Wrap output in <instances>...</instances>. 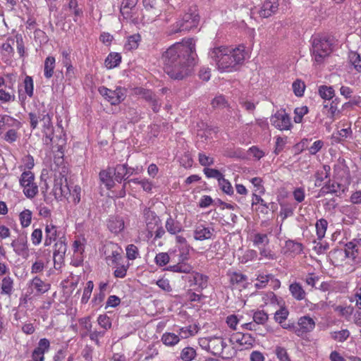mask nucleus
<instances>
[{"mask_svg": "<svg viewBox=\"0 0 361 361\" xmlns=\"http://www.w3.org/2000/svg\"><path fill=\"white\" fill-rule=\"evenodd\" d=\"M196 56L193 39L176 42L162 54L164 71L173 80H183L190 75Z\"/></svg>", "mask_w": 361, "mask_h": 361, "instance_id": "f257e3e1", "label": "nucleus"}, {"mask_svg": "<svg viewBox=\"0 0 361 361\" xmlns=\"http://www.w3.org/2000/svg\"><path fill=\"white\" fill-rule=\"evenodd\" d=\"M209 56L220 72H231L235 71L238 65L245 60V47L243 46H239L235 49L226 47H215L209 51Z\"/></svg>", "mask_w": 361, "mask_h": 361, "instance_id": "f03ea898", "label": "nucleus"}, {"mask_svg": "<svg viewBox=\"0 0 361 361\" xmlns=\"http://www.w3.org/2000/svg\"><path fill=\"white\" fill-rule=\"evenodd\" d=\"M311 50L314 59L322 63L333 51V39L327 36H317L312 39Z\"/></svg>", "mask_w": 361, "mask_h": 361, "instance_id": "7ed1b4c3", "label": "nucleus"}, {"mask_svg": "<svg viewBox=\"0 0 361 361\" xmlns=\"http://www.w3.org/2000/svg\"><path fill=\"white\" fill-rule=\"evenodd\" d=\"M190 11L191 12L186 13L181 20L173 25L169 31V35L176 34L182 31H188L197 26L200 17L198 14L195 13V9L193 11L190 9Z\"/></svg>", "mask_w": 361, "mask_h": 361, "instance_id": "20e7f679", "label": "nucleus"}, {"mask_svg": "<svg viewBox=\"0 0 361 361\" xmlns=\"http://www.w3.org/2000/svg\"><path fill=\"white\" fill-rule=\"evenodd\" d=\"M99 93L104 97L112 105H117L124 100L126 90L118 87L115 90H111L106 87L99 88Z\"/></svg>", "mask_w": 361, "mask_h": 361, "instance_id": "39448f33", "label": "nucleus"}, {"mask_svg": "<svg viewBox=\"0 0 361 361\" xmlns=\"http://www.w3.org/2000/svg\"><path fill=\"white\" fill-rule=\"evenodd\" d=\"M44 113V111H43ZM40 121L42 123V133L44 137L43 139L44 143L47 145H50L55 142L54 136V126L51 121V116L49 114H42Z\"/></svg>", "mask_w": 361, "mask_h": 361, "instance_id": "423d86ee", "label": "nucleus"}, {"mask_svg": "<svg viewBox=\"0 0 361 361\" xmlns=\"http://www.w3.org/2000/svg\"><path fill=\"white\" fill-rule=\"evenodd\" d=\"M270 121L272 126L280 130H287L291 127L290 118L285 111H278L271 116Z\"/></svg>", "mask_w": 361, "mask_h": 361, "instance_id": "0eeeda50", "label": "nucleus"}, {"mask_svg": "<svg viewBox=\"0 0 361 361\" xmlns=\"http://www.w3.org/2000/svg\"><path fill=\"white\" fill-rule=\"evenodd\" d=\"M66 251L67 245L60 238L54 246L53 259L56 269H60L63 265Z\"/></svg>", "mask_w": 361, "mask_h": 361, "instance_id": "6e6552de", "label": "nucleus"}, {"mask_svg": "<svg viewBox=\"0 0 361 361\" xmlns=\"http://www.w3.org/2000/svg\"><path fill=\"white\" fill-rule=\"evenodd\" d=\"M315 327L314 320L309 317L304 316L299 319L298 326H293V332L298 336L312 331Z\"/></svg>", "mask_w": 361, "mask_h": 361, "instance_id": "1a4fd4ad", "label": "nucleus"}, {"mask_svg": "<svg viewBox=\"0 0 361 361\" xmlns=\"http://www.w3.org/2000/svg\"><path fill=\"white\" fill-rule=\"evenodd\" d=\"M193 236L195 240L199 241L212 239L214 237V228L212 226H206L202 224H196Z\"/></svg>", "mask_w": 361, "mask_h": 361, "instance_id": "9d476101", "label": "nucleus"}, {"mask_svg": "<svg viewBox=\"0 0 361 361\" xmlns=\"http://www.w3.org/2000/svg\"><path fill=\"white\" fill-rule=\"evenodd\" d=\"M230 341L238 343L240 345L245 346L246 348H249L252 347L255 342V338L250 334L236 332L231 335Z\"/></svg>", "mask_w": 361, "mask_h": 361, "instance_id": "9b49d317", "label": "nucleus"}, {"mask_svg": "<svg viewBox=\"0 0 361 361\" xmlns=\"http://www.w3.org/2000/svg\"><path fill=\"white\" fill-rule=\"evenodd\" d=\"M53 192L56 198L65 197L69 193V188L66 183V179L60 174L54 179Z\"/></svg>", "mask_w": 361, "mask_h": 361, "instance_id": "f8f14e48", "label": "nucleus"}, {"mask_svg": "<svg viewBox=\"0 0 361 361\" xmlns=\"http://www.w3.org/2000/svg\"><path fill=\"white\" fill-rule=\"evenodd\" d=\"M11 245L13 247L14 252L18 255L23 257L28 255L29 250L26 237L20 236L18 239L13 240Z\"/></svg>", "mask_w": 361, "mask_h": 361, "instance_id": "ddd939ff", "label": "nucleus"}, {"mask_svg": "<svg viewBox=\"0 0 361 361\" xmlns=\"http://www.w3.org/2000/svg\"><path fill=\"white\" fill-rule=\"evenodd\" d=\"M278 0H265L259 11V14L262 18H268L278 10Z\"/></svg>", "mask_w": 361, "mask_h": 361, "instance_id": "4468645a", "label": "nucleus"}, {"mask_svg": "<svg viewBox=\"0 0 361 361\" xmlns=\"http://www.w3.org/2000/svg\"><path fill=\"white\" fill-rule=\"evenodd\" d=\"M107 226L111 233L118 234L124 229V220L121 216H112L109 219Z\"/></svg>", "mask_w": 361, "mask_h": 361, "instance_id": "2eb2a0df", "label": "nucleus"}, {"mask_svg": "<svg viewBox=\"0 0 361 361\" xmlns=\"http://www.w3.org/2000/svg\"><path fill=\"white\" fill-rule=\"evenodd\" d=\"M341 188V185L337 182L329 180L319 191L317 197H324L326 195L336 194Z\"/></svg>", "mask_w": 361, "mask_h": 361, "instance_id": "dca6fc26", "label": "nucleus"}, {"mask_svg": "<svg viewBox=\"0 0 361 361\" xmlns=\"http://www.w3.org/2000/svg\"><path fill=\"white\" fill-rule=\"evenodd\" d=\"M203 343H207L208 350L214 355H219L222 352V338L220 337H214L208 341L204 339Z\"/></svg>", "mask_w": 361, "mask_h": 361, "instance_id": "f3484780", "label": "nucleus"}, {"mask_svg": "<svg viewBox=\"0 0 361 361\" xmlns=\"http://www.w3.org/2000/svg\"><path fill=\"white\" fill-rule=\"evenodd\" d=\"M145 220L147 226V229L152 230L153 229V226L157 225L159 222H160V219L159 216L156 214V213L152 211L149 208H145L143 212Z\"/></svg>", "mask_w": 361, "mask_h": 361, "instance_id": "a211bd4d", "label": "nucleus"}, {"mask_svg": "<svg viewBox=\"0 0 361 361\" xmlns=\"http://www.w3.org/2000/svg\"><path fill=\"white\" fill-rule=\"evenodd\" d=\"M30 286L36 290L38 295L47 292L50 288V284L44 283L38 276H35L30 281Z\"/></svg>", "mask_w": 361, "mask_h": 361, "instance_id": "6ab92c4d", "label": "nucleus"}, {"mask_svg": "<svg viewBox=\"0 0 361 361\" xmlns=\"http://www.w3.org/2000/svg\"><path fill=\"white\" fill-rule=\"evenodd\" d=\"M251 240L255 247H259L267 246L269 243V239L267 234L255 233L251 235Z\"/></svg>", "mask_w": 361, "mask_h": 361, "instance_id": "aec40b11", "label": "nucleus"}, {"mask_svg": "<svg viewBox=\"0 0 361 361\" xmlns=\"http://www.w3.org/2000/svg\"><path fill=\"white\" fill-rule=\"evenodd\" d=\"M13 290V279L9 276H5L2 279L1 283V293L10 296Z\"/></svg>", "mask_w": 361, "mask_h": 361, "instance_id": "412c9836", "label": "nucleus"}, {"mask_svg": "<svg viewBox=\"0 0 361 361\" xmlns=\"http://www.w3.org/2000/svg\"><path fill=\"white\" fill-rule=\"evenodd\" d=\"M166 231L172 235H176L182 231L180 224L173 219L171 216L167 219L165 224Z\"/></svg>", "mask_w": 361, "mask_h": 361, "instance_id": "4be33fe9", "label": "nucleus"}, {"mask_svg": "<svg viewBox=\"0 0 361 361\" xmlns=\"http://www.w3.org/2000/svg\"><path fill=\"white\" fill-rule=\"evenodd\" d=\"M56 60L54 56H48L46 58L44 64V75L47 79L51 78L54 75Z\"/></svg>", "mask_w": 361, "mask_h": 361, "instance_id": "5701e85b", "label": "nucleus"}, {"mask_svg": "<svg viewBox=\"0 0 361 361\" xmlns=\"http://www.w3.org/2000/svg\"><path fill=\"white\" fill-rule=\"evenodd\" d=\"M127 171V164H117L114 169V179L118 183H121L122 180L127 182V178H125Z\"/></svg>", "mask_w": 361, "mask_h": 361, "instance_id": "b1692460", "label": "nucleus"}, {"mask_svg": "<svg viewBox=\"0 0 361 361\" xmlns=\"http://www.w3.org/2000/svg\"><path fill=\"white\" fill-rule=\"evenodd\" d=\"M289 290L293 297L298 300H302L305 298V292L302 286L298 283L295 282L290 284Z\"/></svg>", "mask_w": 361, "mask_h": 361, "instance_id": "393cba45", "label": "nucleus"}, {"mask_svg": "<svg viewBox=\"0 0 361 361\" xmlns=\"http://www.w3.org/2000/svg\"><path fill=\"white\" fill-rule=\"evenodd\" d=\"M99 178L108 189H111L114 186L115 183L112 176V171L110 169L100 171Z\"/></svg>", "mask_w": 361, "mask_h": 361, "instance_id": "a878e982", "label": "nucleus"}, {"mask_svg": "<svg viewBox=\"0 0 361 361\" xmlns=\"http://www.w3.org/2000/svg\"><path fill=\"white\" fill-rule=\"evenodd\" d=\"M230 282L233 285H238L244 287V283L247 281V276L240 272H231L228 274Z\"/></svg>", "mask_w": 361, "mask_h": 361, "instance_id": "bb28decb", "label": "nucleus"}, {"mask_svg": "<svg viewBox=\"0 0 361 361\" xmlns=\"http://www.w3.org/2000/svg\"><path fill=\"white\" fill-rule=\"evenodd\" d=\"M4 126L20 128L21 123L8 115H3L0 116V128Z\"/></svg>", "mask_w": 361, "mask_h": 361, "instance_id": "cd10ccee", "label": "nucleus"}, {"mask_svg": "<svg viewBox=\"0 0 361 361\" xmlns=\"http://www.w3.org/2000/svg\"><path fill=\"white\" fill-rule=\"evenodd\" d=\"M168 271L188 274L192 271V267L188 263L180 262L174 265H170L167 267Z\"/></svg>", "mask_w": 361, "mask_h": 361, "instance_id": "c85d7f7f", "label": "nucleus"}, {"mask_svg": "<svg viewBox=\"0 0 361 361\" xmlns=\"http://www.w3.org/2000/svg\"><path fill=\"white\" fill-rule=\"evenodd\" d=\"M122 250L116 245H112L111 255L106 257L107 261H111L112 264H119L122 259Z\"/></svg>", "mask_w": 361, "mask_h": 361, "instance_id": "c756f323", "label": "nucleus"}, {"mask_svg": "<svg viewBox=\"0 0 361 361\" xmlns=\"http://www.w3.org/2000/svg\"><path fill=\"white\" fill-rule=\"evenodd\" d=\"M138 0H123L121 6V13L125 18H128L130 11L137 4Z\"/></svg>", "mask_w": 361, "mask_h": 361, "instance_id": "7c9ffc66", "label": "nucleus"}, {"mask_svg": "<svg viewBox=\"0 0 361 361\" xmlns=\"http://www.w3.org/2000/svg\"><path fill=\"white\" fill-rule=\"evenodd\" d=\"M121 61V56L118 53H111L105 60V66L107 68L116 67Z\"/></svg>", "mask_w": 361, "mask_h": 361, "instance_id": "2f4dec72", "label": "nucleus"}, {"mask_svg": "<svg viewBox=\"0 0 361 361\" xmlns=\"http://www.w3.org/2000/svg\"><path fill=\"white\" fill-rule=\"evenodd\" d=\"M161 341L166 345L173 346L180 341V337L173 333H165L162 335Z\"/></svg>", "mask_w": 361, "mask_h": 361, "instance_id": "473e14b6", "label": "nucleus"}, {"mask_svg": "<svg viewBox=\"0 0 361 361\" xmlns=\"http://www.w3.org/2000/svg\"><path fill=\"white\" fill-rule=\"evenodd\" d=\"M327 226L328 222L324 219H320L317 221L315 226L318 240H321L325 236Z\"/></svg>", "mask_w": 361, "mask_h": 361, "instance_id": "72a5a7b5", "label": "nucleus"}, {"mask_svg": "<svg viewBox=\"0 0 361 361\" xmlns=\"http://www.w3.org/2000/svg\"><path fill=\"white\" fill-rule=\"evenodd\" d=\"M23 188V193L27 198H33L38 192V186L33 181L31 184L21 186Z\"/></svg>", "mask_w": 361, "mask_h": 361, "instance_id": "f704fd0d", "label": "nucleus"}, {"mask_svg": "<svg viewBox=\"0 0 361 361\" xmlns=\"http://www.w3.org/2000/svg\"><path fill=\"white\" fill-rule=\"evenodd\" d=\"M319 94L322 99L330 100L334 97L335 92L331 86L322 85L319 87Z\"/></svg>", "mask_w": 361, "mask_h": 361, "instance_id": "c9c22d12", "label": "nucleus"}, {"mask_svg": "<svg viewBox=\"0 0 361 361\" xmlns=\"http://www.w3.org/2000/svg\"><path fill=\"white\" fill-rule=\"evenodd\" d=\"M286 248L290 252L300 254L302 252L303 247L301 243L288 240L286 242Z\"/></svg>", "mask_w": 361, "mask_h": 361, "instance_id": "e433bc0d", "label": "nucleus"}, {"mask_svg": "<svg viewBox=\"0 0 361 361\" xmlns=\"http://www.w3.org/2000/svg\"><path fill=\"white\" fill-rule=\"evenodd\" d=\"M196 351L191 347L183 348L180 353V358L184 361H191L196 357Z\"/></svg>", "mask_w": 361, "mask_h": 361, "instance_id": "4c0bfd02", "label": "nucleus"}, {"mask_svg": "<svg viewBox=\"0 0 361 361\" xmlns=\"http://www.w3.org/2000/svg\"><path fill=\"white\" fill-rule=\"evenodd\" d=\"M349 60L355 70L361 72V57L359 54L355 51H350L349 54Z\"/></svg>", "mask_w": 361, "mask_h": 361, "instance_id": "58836bf2", "label": "nucleus"}, {"mask_svg": "<svg viewBox=\"0 0 361 361\" xmlns=\"http://www.w3.org/2000/svg\"><path fill=\"white\" fill-rule=\"evenodd\" d=\"M20 221L22 227L26 228L30 226L32 220V212L29 209H25L20 214Z\"/></svg>", "mask_w": 361, "mask_h": 361, "instance_id": "ea45409f", "label": "nucleus"}, {"mask_svg": "<svg viewBox=\"0 0 361 361\" xmlns=\"http://www.w3.org/2000/svg\"><path fill=\"white\" fill-rule=\"evenodd\" d=\"M204 175L209 178H215L218 182L224 175L217 169L206 167L203 169Z\"/></svg>", "mask_w": 361, "mask_h": 361, "instance_id": "a19ab883", "label": "nucleus"}, {"mask_svg": "<svg viewBox=\"0 0 361 361\" xmlns=\"http://www.w3.org/2000/svg\"><path fill=\"white\" fill-rule=\"evenodd\" d=\"M324 109L326 110L325 114L331 120L334 119L335 116L338 113L335 101H332L329 106L327 104L324 105Z\"/></svg>", "mask_w": 361, "mask_h": 361, "instance_id": "79ce46f5", "label": "nucleus"}, {"mask_svg": "<svg viewBox=\"0 0 361 361\" xmlns=\"http://www.w3.org/2000/svg\"><path fill=\"white\" fill-rule=\"evenodd\" d=\"M137 94L140 95L142 99L150 104L157 97V96L149 90L140 88L137 91Z\"/></svg>", "mask_w": 361, "mask_h": 361, "instance_id": "37998d69", "label": "nucleus"}, {"mask_svg": "<svg viewBox=\"0 0 361 361\" xmlns=\"http://www.w3.org/2000/svg\"><path fill=\"white\" fill-rule=\"evenodd\" d=\"M350 336V332L348 329H343L339 331H335L331 334V338L338 342L346 341Z\"/></svg>", "mask_w": 361, "mask_h": 361, "instance_id": "c03bdc74", "label": "nucleus"}, {"mask_svg": "<svg viewBox=\"0 0 361 361\" xmlns=\"http://www.w3.org/2000/svg\"><path fill=\"white\" fill-rule=\"evenodd\" d=\"M268 318V314L263 310L257 311L253 314V320L257 324H264Z\"/></svg>", "mask_w": 361, "mask_h": 361, "instance_id": "a18cd8bd", "label": "nucleus"}, {"mask_svg": "<svg viewBox=\"0 0 361 361\" xmlns=\"http://www.w3.org/2000/svg\"><path fill=\"white\" fill-rule=\"evenodd\" d=\"M33 181H35V176L30 171H24L21 174L19 180L20 186H23L25 184H31V183H32Z\"/></svg>", "mask_w": 361, "mask_h": 361, "instance_id": "49530a36", "label": "nucleus"}, {"mask_svg": "<svg viewBox=\"0 0 361 361\" xmlns=\"http://www.w3.org/2000/svg\"><path fill=\"white\" fill-rule=\"evenodd\" d=\"M94 288V283L92 281H87L86 283V286L84 289L82 297L81 299V302L85 304L89 300L90 295L92 294V290Z\"/></svg>", "mask_w": 361, "mask_h": 361, "instance_id": "de8ad7c7", "label": "nucleus"}, {"mask_svg": "<svg viewBox=\"0 0 361 361\" xmlns=\"http://www.w3.org/2000/svg\"><path fill=\"white\" fill-rule=\"evenodd\" d=\"M198 161L200 164L204 166L205 168L214 164V158L206 155L203 152H200L198 154Z\"/></svg>", "mask_w": 361, "mask_h": 361, "instance_id": "09e8293b", "label": "nucleus"}, {"mask_svg": "<svg viewBox=\"0 0 361 361\" xmlns=\"http://www.w3.org/2000/svg\"><path fill=\"white\" fill-rule=\"evenodd\" d=\"M218 183L224 192L228 195L233 193V189L231 183L228 180L225 179L224 176H223Z\"/></svg>", "mask_w": 361, "mask_h": 361, "instance_id": "8fccbe9b", "label": "nucleus"}, {"mask_svg": "<svg viewBox=\"0 0 361 361\" xmlns=\"http://www.w3.org/2000/svg\"><path fill=\"white\" fill-rule=\"evenodd\" d=\"M288 311L285 307H281L277 310L274 314V319L276 322L282 324L288 317Z\"/></svg>", "mask_w": 361, "mask_h": 361, "instance_id": "3c124183", "label": "nucleus"}, {"mask_svg": "<svg viewBox=\"0 0 361 361\" xmlns=\"http://www.w3.org/2000/svg\"><path fill=\"white\" fill-rule=\"evenodd\" d=\"M274 276L272 274H259L257 278V283H255V287L257 288H263L267 284L269 279H272Z\"/></svg>", "mask_w": 361, "mask_h": 361, "instance_id": "603ef678", "label": "nucleus"}, {"mask_svg": "<svg viewBox=\"0 0 361 361\" xmlns=\"http://www.w3.org/2000/svg\"><path fill=\"white\" fill-rule=\"evenodd\" d=\"M294 113L295 114L294 117V121L297 123H299L302 121V117L308 113V108L306 106L296 108L294 110Z\"/></svg>", "mask_w": 361, "mask_h": 361, "instance_id": "864d4df0", "label": "nucleus"}, {"mask_svg": "<svg viewBox=\"0 0 361 361\" xmlns=\"http://www.w3.org/2000/svg\"><path fill=\"white\" fill-rule=\"evenodd\" d=\"M24 88L25 93L30 97H32L33 95V80L32 77L27 75L24 80Z\"/></svg>", "mask_w": 361, "mask_h": 361, "instance_id": "5fc2aeb1", "label": "nucleus"}, {"mask_svg": "<svg viewBox=\"0 0 361 361\" xmlns=\"http://www.w3.org/2000/svg\"><path fill=\"white\" fill-rule=\"evenodd\" d=\"M305 89V85L304 82L300 80H297L293 83V92L298 97H301L303 95Z\"/></svg>", "mask_w": 361, "mask_h": 361, "instance_id": "6e6d98bb", "label": "nucleus"}, {"mask_svg": "<svg viewBox=\"0 0 361 361\" xmlns=\"http://www.w3.org/2000/svg\"><path fill=\"white\" fill-rule=\"evenodd\" d=\"M140 35H131L128 37L127 43L125 44V48L127 50L135 49L138 47V41Z\"/></svg>", "mask_w": 361, "mask_h": 361, "instance_id": "4d7b16f0", "label": "nucleus"}, {"mask_svg": "<svg viewBox=\"0 0 361 361\" xmlns=\"http://www.w3.org/2000/svg\"><path fill=\"white\" fill-rule=\"evenodd\" d=\"M212 105L214 108H225L228 106V102L224 96L219 95L213 99Z\"/></svg>", "mask_w": 361, "mask_h": 361, "instance_id": "13d9d810", "label": "nucleus"}, {"mask_svg": "<svg viewBox=\"0 0 361 361\" xmlns=\"http://www.w3.org/2000/svg\"><path fill=\"white\" fill-rule=\"evenodd\" d=\"M170 257L166 252H160L155 257V262L159 267L166 265L169 262Z\"/></svg>", "mask_w": 361, "mask_h": 361, "instance_id": "bf43d9fd", "label": "nucleus"}, {"mask_svg": "<svg viewBox=\"0 0 361 361\" xmlns=\"http://www.w3.org/2000/svg\"><path fill=\"white\" fill-rule=\"evenodd\" d=\"M276 355L280 361H290L286 348L277 346L275 350Z\"/></svg>", "mask_w": 361, "mask_h": 361, "instance_id": "052dcab7", "label": "nucleus"}, {"mask_svg": "<svg viewBox=\"0 0 361 361\" xmlns=\"http://www.w3.org/2000/svg\"><path fill=\"white\" fill-rule=\"evenodd\" d=\"M45 234L46 237H47L49 239L52 240L53 241H55L57 238V228L55 226L50 224L47 225L45 228Z\"/></svg>", "mask_w": 361, "mask_h": 361, "instance_id": "680f3d73", "label": "nucleus"}, {"mask_svg": "<svg viewBox=\"0 0 361 361\" xmlns=\"http://www.w3.org/2000/svg\"><path fill=\"white\" fill-rule=\"evenodd\" d=\"M266 247L267 246H264V247L259 248V255H261V257H263L269 260L276 259V255L273 252H271V250H269V248H267Z\"/></svg>", "mask_w": 361, "mask_h": 361, "instance_id": "e2e57ef3", "label": "nucleus"}, {"mask_svg": "<svg viewBox=\"0 0 361 361\" xmlns=\"http://www.w3.org/2000/svg\"><path fill=\"white\" fill-rule=\"evenodd\" d=\"M42 231L40 228L35 229L31 234V240L33 245H38L42 242Z\"/></svg>", "mask_w": 361, "mask_h": 361, "instance_id": "0e129e2a", "label": "nucleus"}, {"mask_svg": "<svg viewBox=\"0 0 361 361\" xmlns=\"http://www.w3.org/2000/svg\"><path fill=\"white\" fill-rule=\"evenodd\" d=\"M28 116L30 119V127L32 130H34L37 127L39 121H40V118H42V114H37L35 112H30L29 113Z\"/></svg>", "mask_w": 361, "mask_h": 361, "instance_id": "69168bd1", "label": "nucleus"}, {"mask_svg": "<svg viewBox=\"0 0 361 361\" xmlns=\"http://www.w3.org/2000/svg\"><path fill=\"white\" fill-rule=\"evenodd\" d=\"M15 100V95L4 89H0V101L9 102Z\"/></svg>", "mask_w": 361, "mask_h": 361, "instance_id": "338daca9", "label": "nucleus"}, {"mask_svg": "<svg viewBox=\"0 0 361 361\" xmlns=\"http://www.w3.org/2000/svg\"><path fill=\"white\" fill-rule=\"evenodd\" d=\"M138 252L137 247L133 244L128 245L126 247V255L129 259H135Z\"/></svg>", "mask_w": 361, "mask_h": 361, "instance_id": "774afa93", "label": "nucleus"}]
</instances>
